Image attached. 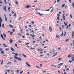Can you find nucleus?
Masks as SVG:
<instances>
[{
    "instance_id": "f257e3e1",
    "label": "nucleus",
    "mask_w": 74,
    "mask_h": 74,
    "mask_svg": "<svg viewBox=\"0 0 74 74\" xmlns=\"http://www.w3.org/2000/svg\"><path fill=\"white\" fill-rule=\"evenodd\" d=\"M14 58L15 59H17V60H18L20 61H21V60H22V59L19 58H18L16 56H14Z\"/></svg>"
},
{
    "instance_id": "f03ea898",
    "label": "nucleus",
    "mask_w": 74,
    "mask_h": 74,
    "mask_svg": "<svg viewBox=\"0 0 74 74\" xmlns=\"http://www.w3.org/2000/svg\"><path fill=\"white\" fill-rule=\"evenodd\" d=\"M49 30L50 31V32L51 33L52 32V28H51V27H49Z\"/></svg>"
},
{
    "instance_id": "7ed1b4c3",
    "label": "nucleus",
    "mask_w": 74,
    "mask_h": 74,
    "mask_svg": "<svg viewBox=\"0 0 74 74\" xmlns=\"http://www.w3.org/2000/svg\"><path fill=\"white\" fill-rule=\"evenodd\" d=\"M65 14H63V17L62 18L63 19L64 21H65V19H66V18H65Z\"/></svg>"
},
{
    "instance_id": "20e7f679",
    "label": "nucleus",
    "mask_w": 74,
    "mask_h": 74,
    "mask_svg": "<svg viewBox=\"0 0 74 74\" xmlns=\"http://www.w3.org/2000/svg\"><path fill=\"white\" fill-rule=\"evenodd\" d=\"M58 52H56L54 55H53L52 56V58H54V57H55V56H56V55L57 54H58Z\"/></svg>"
},
{
    "instance_id": "39448f33",
    "label": "nucleus",
    "mask_w": 74,
    "mask_h": 74,
    "mask_svg": "<svg viewBox=\"0 0 74 74\" xmlns=\"http://www.w3.org/2000/svg\"><path fill=\"white\" fill-rule=\"evenodd\" d=\"M11 49L12 51H15V50L14 49V48H13L12 47H11Z\"/></svg>"
},
{
    "instance_id": "423d86ee",
    "label": "nucleus",
    "mask_w": 74,
    "mask_h": 74,
    "mask_svg": "<svg viewBox=\"0 0 74 74\" xmlns=\"http://www.w3.org/2000/svg\"><path fill=\"white\" fill-rule=\"evenodd\" d=\"M74 31H72V38H73V37H74Z\"/></svg>"
},
{
    "instance_id": "0eeeda50",
    "label": "nucleus",
    "mask_w": 74,
    "mask_h": 74,
    "mask_svg": "<svg viewBox=\"0 0 74 74\" xmlns=\"http://www.w3.org/2000/svg\"><path fill=\"white\" fill-rule=\"evenodd\" d=\"M4 10V11H5V12H7V9L6 8V6H5Z\"/></svg>"
},
{
    "instance_id": "6e6552de",
    "label": "nucleus",
    "mask_w": 74,
    "mask_h": 74,
    "mask_svg": "<svg viewBox=\"0 0 74 74\" xmlns=\"http://www.w3.org/2000/svg\"><path fill=\"white\" fill-rule=\"evenodd\" d=\"M71 56H73V55H69L68 56L67 58H71Z\"/></svg>"
},
{
    "instance_id": "1a4fd4ad",
    "label": "nucleus",
    "mask_w": 74,
    "mask_h": 74,
    "mask_svg": "<svg viewBox=\"0 0 74 74\" xmlns=\"http://www.w3.org/2000/svg\"><path fill=\"white\" fill-rule=\"evenodd\" d=\"M63 63H61L58 64L59 66H63Z\"/></svg>"
},
{
    "instance_id": "9d476101",
    "label": "nucleus",
    "mask_w": 74,
    "mask_h": 74,
    "mask_svg": "<svg viewBox=\"0 0 74 74\" xmlns=\"http://www.w3.org/2000/svg\"><path fill=\"white\" fill-rule=\"evenodd\" d=\"M3 35L4 36L5 38H7L6 35L4 34H3Z\"/></svg>"
},
{
    "instance_id": "9b49d317",
    "label": "nucleus",
    "mask_w": 74,
    "mask_h": 74,
    "mask_svg": "<svg viewBox=\"0 0 74 74\" xmlns=\"http://www.w3.org/2000/svg\"><path fill=\"white\" fill-rule=\"evenodd\" d=\"M45 27L44 26H43L42 27V29L43 30H45Z\"/></svg>"
},
{
    "instance_id": "f8f14e48",
    "label": "nucleus",
    "mask_w": 74,
    "mask_h": 74,
    "mask_svg": "<svg viewBox=\"0 0 74 74\" xmlns=\"http://www.w3.org/2000/svg\"><path fill=\"white\" fill-rule=\"evenodd\" d=\"M63 31L62 32V34L60 35V36L61 37H63Z\"/></svg>"
},
{
    "instance_id": "ddd939ff",
    "label": "nucleus",
    "mask_w": 74,
    "mask_h": 74,
    "mask_svg": "<svg viewBox=\"0 0 74 74\" xmlns=\"http://www.w3.org/2000/svg\"><path fill=\"white\" fill-rule=\"evenodd\" d=\"M9 26L10 27H11L12 29L14 27V26H13L11 25L10 24L9 25Z\"/></svg>"
},
{
    "instance_id": "4468645a",
    "label": "nucleus",
    "mask_w": 74,
    "mask_h": 74,
    "mask_svg": "<svg viewBox=\"0 0 74 74\" xmlns=\"http://www.w3.org/2000/svg\"><path fill=\"white\" fill-rule=\"evenodd\" d=\"M72 60L73 61V62H74V57H72Z\"/></svg>"
},
{
    "instance_id": "2eb2a0df",
    "label": "nucleus",
    "mask_w": 74,
    "mask_h": 74,
    "mask_svg": "<svg viewBox=\"0 0 74 74\" xmlns=\"http://www.w3.org/2000/svg\"><path fill=\"white\" fill-rule=\"evenodd\" d=\"M22 55L23 56H24V58H27V57H26V56L25 55L23 54Z\"/></svg>"
},
{
    "instance_id": "dca6fc26",
    "label": "nucleus",
    "mask_w": 74,
    "mask_h": 74,
    "mask_svg": "<svg viewBox=\"0 0 74 74\" xmlns=\"http://www.w3.org/2000/svg\"><path fill=\"white\" fill-rule=\"evenodd\" d=\"M60 36L58 35H57L56 36V37L57 38H60Z\"/></svg>"
},
{
    "instance_id": "f3484780",
    "label": "nucleus",
    "mask_w": 74,
    "mask_h": 74,
    "mask_svg": "<svg viewBox=\"0 0 74 74\" xmlns=\"http://www.w3.org/2000/svg\"><path fill=\"white\" fill-rule=\"evenodd\" d=\"M13 40H12V39H10V44H12V42Z\"/></svg>"
},
{
    "instance_id": "a211bd4d",
    "label": "nucleus",
    "mask_w": 74,
    "mask_h": 74,
    "mask_svg": "<svg viewBox=\"0 0 74 74\" xmlns=\"http://www.w3.org/2000/svg\"><path fill=\"white\" fill-rule=\"evenodd\" d=\"M1 54H4V51H1Z\"/></svg>"
},
{
    "instance_id": "6ab92c4d",
    "label": "nucleus",
    "mask_w": 74,
    "mask_h": 74,
    "mask_svg": "<svg viewBox=\"0 0 74 74\" xmlns=\"http://www.w3.org/2000/svg\"><path fill=\"white\" fill-rule=\"evenodd\" d=\"M15 46L16 47V48H19V47H18L17 46H18V45L17 44H15Z\"/></svg>"
},
{
    "instance_id": "aec40b11",
    "label": "nucleus",
    "mask_w": 74,
    "mask_h": 74,
    "mask_svg": "<svg viewBox=\"0 0 74 74\" xmlns=\"http://www.w3.org/2000/svg\"><path fill=\"white\" fill-rule=\"evenodd\" d=\"M4 1L5 4H7V1H6V0H4Z\"/></svg>"
},
{
    "instance_id": "412c9836",
    "label": "nucleus",
    "mask_w": 74,
    "mask_h": 74,
    "mask_svg": "<svg viewBox=\"0 0 74 74\" xmlns=\"http://www.w3.org/2000/svg\"><path fill=\"white\" fill-rule=\"evenodd\" d=\"M0 22H2V20L1 18V17H0Z\"/></svg>"
},
{
    "instance_id": "4be33fe9",
    "label": "nucleus",
    "mask_w": 74,
    "mask_h": 74,
    "mask_svg": "<svg viewBox=\"0 0 74 74\" xmlns=\"http://www.w3.org/2000/svg\"><path fill=\"white\" fill-rule=\"evenodd\" d=\"M12 64V63L11 62H8V63H7V64Z\"/></svg>"
},
{
    "instance_id": "5701e85b",
    "label": "nucleus",
    "mask_w": 74,
    "mask_h": 74,
    "mask_svg": "<svg viewBox=\"0 0 74 74\" xmlns=\"http://www.w3.org/2000/svg\"><path fill=\"white\" fill-rule=\"evenodd\" d=\"M5 20L6 22H8V21L7 20V17L5 18Z\"/></svg>"
},
{
    "instance_id": "b1692460",
    "label": "nucleus",
    "mask_w": 74,
    "mask_h": 74,
    "mask_svg": "<svg viewBox=\"0 0 74 74\" xmlns=\"http://www.w3.org/2000/svg\"><path fill=\"white\" fill-rule=\"evenodd\" d=\"M14 16L15 17H16V13H15L14 14Z\"/></svg>"
},
{
    "instance_id": "393cba45",
    "label": "nucleus",
    "mask_w": 74,
    "mask_h": 74,
    "mask_svg": "<svg viewBox=\"0 0 74 74\" xmlns=\"http://www.w3.org/2000/svg\"><path fill=\"white\" fill-rule=\"evenodd\" d=\"M18 34L19 36H22V35L20 33H18Z\"/></svg>"
},
{
    "instance_id": "a878e982",
    "label": "nucleus",
    "mask_w": 74,
    "mask_h": 74,
    "mask_svg": "<svg viewBox=\"0 0 74 74\" xmlns=\"http://www.w3.org/2000/svg\"><path fill=\"white\" fill-rule=\"evenodd\" d=\"M70 16L71 18H73V16L71 14H70Z\"/></svg>"
},
{
    "instance_id": "bb28decb",
    "label": "nucleus",
    "mask_w": 74,
    "mask_h": 74,
    "mask_svg": "<svg viewBox=\"0 0 74 74\" xmlns=\"http://www.w3.org/2000/svg\"><path fill=\"white\" fill-rule=\"evenodd\" d=\"M5 51H9V49H5Z\"/></svg>"
},
{
    "instance_id": "cd10ccee",
    "label": "nucleus",
    "mask_w": 74,
    "mask_h": 74,
    "mask_svg": "<svg viewBox=\"0 0 74 74\" xmlns=\"http://www.w3.org/2000/svg\"><path fill=\"white\" fill-rule=\"evenodd\" d=\"M12 33H13V32H10V35H12Z\"/></svg>"
},
{
    "instance_id": "c85d7f7f",
    "label": "nucleus",
    "mask_w": 74,
    "mask_h": 74,
    "mask_svg": "<svg viewBox=\"0 0 74 74\" xmlns=\"http://www.w3.org/2000/svg\"><path fill=\"white\" fill-rule=\"evenodd\" d=\"M50 10V9H49L48 10H45V11H49Z\"/></svg>"
},
{
    "instance_id": "c756f323",
    "label": "nucleus",
    "mask_w": 74,
    "mask_h": 74,
    "mask_svg": "<svg viewBox=\"0 0 74 74\" xmlns=\"http://www.w3.org/2000/svg\"><path fill=\"white\" fill-rule=\"evenodd\" d=\"M2 38L3 39V40H5V38H3V37Z\"/></svg>"
},
{
    "instance_id": "7c9ffc66",
    "label": "nucleus",
    "mask_w": 74,
    "mask_h": 74,
    "mask_svg": "<svg viewBox=\"0 0 74 74\" xmlns=\"http://www.w3.org/2000/svg\"><path fill=\"white\" fill-rule=\"evenodd\" d=\"M64 6H65V4H63L62 5V7H64Z\"/></svg>"
},
{
    "instance_id": "2f4dec72",
    "label": "nucleus",
    "mask_w": 74,
    "mask_h": 74,
    "mask_svg": "<svg viewBox=\"0 0 74 74\" xmlns=\"http://www.w3.org/2000/svg\"><path fill=\"white\" fill-rule=\"evenodd\" d=\"M15 2L16 4L17 5H18V2H17V1H16Z\"/></svg>"
},
{
    "instance_id": "473e14b6",
    "label": "nucleus",
    "mask_w": 74,
    "mask_h": 74,
    "mask_svg": "<svg viewBox=\"0 0 74 74\" xmlns=\"http://www.w3.org/2000/svg\"><path fill=\"white\" fill-rule=\"evenodd\" d=\"M29 7H30V6L29 5H27V8H29Z\"/></svg>"
},
{
    "instance_id": "72a5a7b5",
    "label": "nucleus",
    "mask_w": 74,
    "mask_h": 74,
    "mask_svg": "<svg viewBox=\"0 0 74 74\" xmlns=\"http://www.w3.org/2000/svg\"><path fill=\"white\" fill-rule=\"evenodd\" d=\"M30 49H35V48L32 47H31Z\"/></svg>"
},
{
    "instance_id": "f704fd0d",
    "label": "nucleus",
    "mask_w": 74,
    "mask_h": 74,
    "mask_svg": "<svg viewBox=\"0 0 74 74\" xmlns=\"http://www.w3.org/2000/svg\"><path fill=\"white\" fill-rule=\"evenodd\" d=\"M16 71V73H19V71L18 70L17 71Z\"/></svg>"
},
{
    "instance_id": "c9c22d12",
    "label": "nucleus",
    "mask_w": 74,
    "mask_h": 74,
    "mask_svg": "<svg viewBox=\"0 0 74 74\" xmlns=\"http://www.w3.org/2000/svg\"><path fill=\"white\" fill-rule=\"evenodd\" d=\"M39 15L40 16H42L43 15V14H40Z\"/></svg>"
},
{
    "instance_id": "e433bc0d",
    "label": "nucleus",
    "mask_w": 74,
    "mask_h": 74,
    "mask_svg": "<svg viewBox=\"0 0 74 74\" xmlns=\"http://www.w3.org/2000/svg\"><path fill=\"white\" fill-rule=\"evenodd\" d=\"M18 42H19V43H22V41H21V40H18Z\"/></svg>"
},
{
    "instance_id": "4c0bfd02",
    "label": "nucleus",
    "mask_w": 74,
    "mask_h": 74,
    "mask_svg": "<svg viewBox=\"0 0 74 74\" xmlns=\"http://www.w3.org/2000/svg\"><path fill=\"white\" fill-rule=\"evenodd\" d=\"M21 17H20L18 18V21H20L21 19Z\"/></svg>"
},
{
    "instance_id": "58836bf2",
    "label": "nucleus",
    "mask_w": 74,
    "mask_h": 74,
    "mask_svg": "<svg viewBox=\"0 0 74 74\" xmlns=\"http://www.w3.org/2000/svg\"><path fill=\"white\" fill-rule=\"evenodd\" d=\"M53 8L52 9V10L50 11V12H53Z\"/></svg>"
},
{
    "instance_id": "ea45409f",
    "label": "nucleus",
    "mask_w": 74,
    "mask_h": 74,
    "mask_svg": "<svg viewBox=\"0 0 74 74\" xmlns=\"http://www.w3.org/2000/svg\"><path fill=\"white\" fill-rule=\"evenodd\" d=\"M11 8L10 7H9L8 8V10L9 11H10V9Z\"/></svg>"
},
{
    "instance_id": "a19ab883",
    "label": "nucleus",
    "mask_w": 74,
    "mask_h": 74,
    "mask_svg": "<svg viewBox=\"0 0 74 74\" xmlns=\"http://www.w3.org/2000/svg\"><path fill=\"white\" fill-rule=\"evenodd\" d=\"M4 24H3V25H2V27L3 28H4Z\"/></svg>"
},
{
    "instance_id": "79ce46f5",
    "label": "nucleus",
    "mask_w": 74,
    "mask_h": 74,
    "mask_svg": "<svg viewBox=\"0 0 74 74\" xmlns=\"http://www.w3.org/2000/svg\"><path fill=\"white\" fill-rule=\"evenodd\" d=\"M62 59V58H60L58 59V61H60V60H61V59Z\"/></svg>"
},
{
    "instance_id": "37998d69",
    "label": "nucleus",
    "mask_w": 74,
    "mask_h": 74,
    "mask_svg": "<svg viewBox=\"0 0 74 74\" xmlns=\"http://www.w3.org/2000/svg\"><path fill=\"white\" fill-rule=\"evenodd\" d=\"M1 38H2L3 37V35L2 34H1Z\"/></svg>"
},
{
    "instance_id": "c03bdc74",
    "label": "nucleus",
    "mask_w": 74,
    "mask_h": 74,
    "mask_svg": "<svg viewBox=\"0 0 74 74\" xmlns=\"http://www.w3.org/2000/svg\"><path fill=\"white\" fill-rule=\"evenodd\" d=\"M57 19L58 21H59V17H58Z\"/></svg>"
},
{
    "instance_id": "a18cd8bd",
    "label": "nucleus",
    "mask_w": 74,
    "mask_h": 74,
    "mask_svg": "<svg viewBox=\"0 0 74 74\" xmlns=\"http://www.w3.org/2000/svg\"><path fill=\"white\" fill-rule=\"evenodd\" d=\"M36 67L37 68H38V69H40V67H39L37 66H36Z\"/></svg>"
},
{
    "instance_id": "49530a36",
    "label": "nucleus",
    "mask_w": 74,
    "mask_h": 74,
    "mask_svg": "<svg viewBox=\"0 0 74 74\" xmlns=\"http://www.w3.org/2000/svg\"><path fill=\"white\" fill-rule=\"evenodd\" d=\"M1 22H0V27H1Z\"/></svg>"
},
{
    "instance_id": "de8ad7c7",
    "label": "nucleus",
    "mask_w": 74,
    "mask_h": 74,
    "mask_svg": "<svg viewBox=\"0 0 74 74\" xmlns=\"http://www.w3.org/2000/svg\"><path fill=\"white\" fill-rule=\"evenodd\" d=\"M40 14H41V13H40V12H38L37 13V14H38V15H40Z\"/></svg>"
},
{
    "instance_id": "09e8293b",
    "label": "nucleus",
    "mask_w": 74,
    "mask_h": 74,
    "mask_svg": "<svg viewBox=\"0 0 74 74\" xmlns=\"http://www.w3.org/2000/svg\"><path fill=\"white\" fill-rule=\"evenodd\" d=\"M32 24H34V22L32 21Z\"/></svg>"
},
{
    "instance_id": "8fccbe9b",
    "label": "nucleus",
    "mask_w": 74,
    "mask_h": 74,
    "mask_svg": "<svg viewBox=\"0 0 74 74\" xmlns=\"http://www.w3.org/2000/svg\"><path fill=\"white\" fill-rule=\"evenodd\" d=\"M55 49H53V50H52V51H53V52H55Z\"/></svg>"
},
{
    "instance_id": "3c124183",
    "label": "nucleus",
    "mask_w": 74,
    "mask_h": 74,
    "mask_svg": "<svg viewBox=\"0 0 74 74\" xmlns=\"http://www.w3.org/2000/svg\"><path fill=\"white\" fill-rule=\"evenodd\" d=\"M15 55H16V56H18V53H16Z\"/></svg>"
},
{
    "instance_id": "603ef678",
    "label": "nucleus",
    "mask_w": 74,
    "mask_h": 74,
    "mask_svg": "<svg viewBox=\"0 0 74 74\" xmlns=\"http://www.w3.org/2000/svg\"><path fill=\"white\" fill-rule=\"evenodd\" d=\"M62 27H63V28H64V25H62Z\"/></svg>"
},
{
    "instance_id": "864d4df0",
    "label": "nucleus",
    "mask_w": 74,
    "mask_h": 74,
    "mask_svg": "<svg viewBox=\"0 0 74 74\" xmlns=\"http://www.w3.org/2000/svg\"><path fill=\"white\" fill-rule=\"evenodd\" d=\"M69 2L70 3H71V0H69Z\"/></svg>"
},
{
    "instance_id": "5fc2aeb1",
    "label": "nucleus",
    "mask_w": 74,
    "mask_h": 74,
    "mask_svg": "<svg viewBox=\"0 0 74 74\" xmlns=\"http://www.w3.org/2000/svg\"><path fill=\"white\" fill-rule=\"evenodd\" d=\"M27 66H28L29 67H31V66H30V65H29V64L27 65Z\"/></svg>"
},
{
    "instance_id": "6e6d98bb",
    "label": "nucleus",
    "mask_w": 74,
    "mask_h": 74,
    "mask_svg": "<svg viewBox=\"0 0 74 74\" xmlns=\"http://www.w3.org/2000/svg\"><path fill=\"white\" fill-rule=\"evenodd\" d=\"M35 35H32V37H35Z\"/></svg>"
},
{
    "instance_id": "4d7b16f0",
    "label": "nucleus",
    "mask_w": 74,
    "mask_h": 74,
    "mask_svg": "<svg viewBox=\"0 0 74 74\" xmlns=\"http://www.w3.org/2000/svg\"><path fill=\"white\" fill-rule=\"evenodd\" d=\"M0 4H3V2L2 1L0 2Z\"/></svg>"
},
{
    "instance_id": "13d9d810",
    "label": "nucleus",
    "mask_w": 74,
    "mask_h": 74,
    "mask_svg": "<svg viewBox=\"0 0 74 74\" xmlns=\"http://www.w3.org/2000/svg\"><path fill=\"white\" fill-rule=\"evenodd\" d=\"M23 73V71H22L20 73V74H22V73Z\"/></svg>"
},
{
    "instance_id": "bf43d9fd",
    "label": "nucleus",
    "mask_w": 74,
    "mask_h": 74,
    "mask_svg": "<svg viewBox=\"0 0 74 74\" xmlns=\"http://www.w3.org/2000/svg\"><path fill=\"white\" fill-rule=\"evenodd\" d=\"M37 1H35L34 2V3H37Z\"/></svg>"
},
{
    "instance_id": "052dcab7",
    "label": "nucleus",
    "mask_w": 74,
    "mask_h": 74,
    "mask_svg": "<svg viewBox=\"0 0 74 74\" xmlns=\"http://www.w3.org/2000/svg\"><path fill=\"white\" fill-rule=\"evenodd\" d=\"M26 34V35H27L28 36H29V34L28 33H27Z\"/></svg>"
},
{
    "instance_id": "680f3d73",
    "label": "nucleus",
    "mask_w": 74,
    "mask_h": 74,
    "mask_svg": "<svg viewBox=\"0 0 74 74\" xmlns=\"http://www.w3.org/2000/svg\"><path fill=\"white\" fill-rule=\"evenodd\" d=\"M28 44H29V43H27L26 44H25V45H28Z\"/></svg>"
},
{
    "instance_id": "e2e57ef3",
    "label": "nucleus",
    "mask_w": 74,
    "mask_h": 74,
    "mask_svg": "<svg viewBox=\"0 0 74 74\" xmlns=\"http://www.w3.org/2000/svg\"><path fill=\"white\" fill-rule=\"evenodd\" d=\"M13 31L14 32H15V29H13Z\"/></svg>"
},
{
    "instance_id": "0e129e2a",
    "label": "nucleus",
    "mask_w": 74,
    "mask_h": 74,
    "mask_svg": "<svg viewBox=\"0 0 74 74\" xmlns=\"http://www.w3.org/2000/svg\"><path fill=\"white\" fill-rule=\"evenodd\" d=\"M59 29L60 30H62V28H61V27H60Z\"/></svg>"
},
{
    "instance_id": "69168bd1",
    "label": "nucleus",
    "mask_w": 74,
    "mask_h": 74,
    "mask_svg": "<svg viewBox=\"0 0 74 74\" xmlns=\"http://www.w3.org/2000/svg\"><path fill=\"white\" fill-rule=\"evenodd\" d=\"M12 14H14V12L13 11H12Z\"/></svg>"
},
{
    "instance_id": "338daca9",
    "label": "nucleus",
    "mask_w": 74,
    "mask_h": 74,
    "mask_svg": "<svg viewBox=\"0 0 74 74\" xmlns=\"http://www.w3.org/2000/svg\"><path fill=\"white\" fill-rule=\"evenodd\" d=\"M42 64H40V67H42Z\"/></svg>"
},
{
    "instance_id": "774afa93",
    "label": "nucleus",
    "mask_w": 74,
    "mask_h": 74,
    "mask_svg": "<svg viewBox=\"0 0 74 74\" xmlns=\"http://www.w3.org/2000/svg\"><path fill=\"white\" fill-rule=\"evenodd\" d=\"M67 29H68L69 28V25H67L66 27Z\"/></svg>"
}]
</instances>
